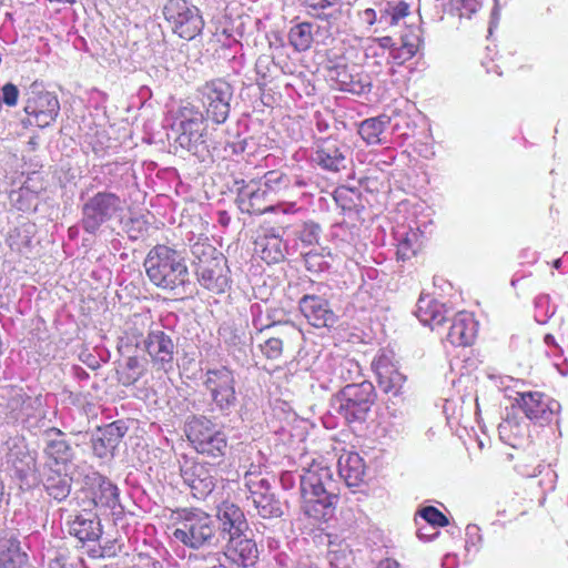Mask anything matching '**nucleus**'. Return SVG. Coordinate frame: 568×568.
Masks as SVG:
<instances>
[{"instance_id": "1", "label": "nucleus", "mask_w": 568, "mask_h": 568, "mask_svg": "<svg viewBox=\"0 0 568 568\" xmlns=\"http://www.w3.org/2000/svg\"><path fill=\"white\" fill-rule=\"evenodd\" d=\"M149 281L160 290L173 292L190 281L185 257L178 250L156 244L146 254L143 263Z\"/></svg>"}, {"instance_id": "2", "label": "nucleus", "mask_w": 568, "mask_h": 568, "mask_svg": "<svg viewBox=\"0 0 568 568\" xmlns=\"http://www.w3.org/2000/svg\"><path fill=\"white\" fill-rule=\"evenodd\" d=\"M195 274L201 286L213 294H223L231 285L227 260L209 239H197L191 247Z\"/></svg>"}, {"instance_id": "3", "label": "nucleus", "mask_w": 568, "mask_h": 568, "mask_svg": "<svg viewBox=\"0 0 568 568\" xmlns=\"http://www.w3.org/2000/svg\"><path fill=\"white\" fill-rule=\"evenodd\" d=\"M172 536L184 546L199 549L215 536L211 516L199 508H183L171 515Z\"/></svg>"}, {"instance_id": "4", "label": "nucleus", "mask_w": 568, "mask_h": 568, "mask_svg": "<svg viewBox=\"0 0 568 568\" xmlns=\"http://www.w3.org/2000/svg\"><path fill=\"white\" fill-rule=\"evenodd\" d=\"M192 448L212 460H222L229 449V439L220 425L206 416H193L185 426Z\"/></svg>"}, {"instance_id": "5", "label": "nucleus", "mask_w": 568, "mask_h": 568, "mask_svg": "<svg viewBox=\"0 0 568 568\" xmlns=\"http://www.w3.org/2000/svg\"><path fill=\"white\" fill-rule=\"evenodd\" d=\"M171 130L175 133V143L182 149L197 154L206 149V125L202 112L191 103L171 112Z\"/></svg>"}, {"instance_id": "6", "label": "nucleus", "mask_w": 568, "mask_h": 568, "mask_svg": "<svg viewBox=\"0 0 568 568\" xmlns=\"http://www.w3.org/2000/svg\"><path fill=\"white\" fill-rule=\"evenodd\" d=\"M376 399L373 383L364 381L357 384L344 386L336 395L337 414L351 425L366 420L368 413Z\"/></svg>"}, {"instance_id": "7", "label": "nucleus", "mask_w": 568, "mask_h": 568, "mask_svg": "<svg viewBox=\"0 0 568 568\" xmlns=\"http://www.w3.org/2000/svg\"><path fill=\"white\" fill-rule=\"evenodd\" d=\"M123 212L122 199L109 191H100L89 197L81 210V226L84 232L95 235L101 227Z\"/></svg>"}, {"instance_id": "8", "label": "nucleus", "mask_w": 568, "mask_h": 568, "mask_svg": "<svg viewBox=\"0 0 568 568\" xmlns=\"http://www.w3.org/2000/svg\"><path fill=\"white\" fill-rule=\"evenodd\" d=\"M236 204L242 213L250 215L271 212L288 215L296 212L294 203H276L262 181L254 180L242 182L237 189Z\"/></svg>"}, {"instance_id": "9", "label": "nucleus", "mask_w": 568, "mask_h": 568, "mask_svg": "<svg viewBox=\"0 0 568 568\" xmlns=\"http://www.w3.org/2000/svg\"><path fill=\"white\" fill-rule=\"evenodd\" d=\"M163 16L172 32L184 40H193L201 34L204 20L200 10L186 0H168Z\"/></svg>"}, {"instance_id": "10", "label": "nucleus", "mask_w": 568, "mask_h": 568, "mask_svg": "<svg viewBox=\"0 0 568 568\" xmlns=\"http://www.w3.org/2000/svg\"><path fill=\"white\" fill-rule=\"evenodd\" d=\"M515 405L526 418L542 427L550 425L561 412V405L557 399L538 390L518 392Z\"/></svg>"}, {"instance_id": "11", "label": "nucleus", "mask_w": 568, "mask_h": 568, "mask_svg": "<svg viewBox=\"0 0 568 568\" xmlns=\"http://www.w3.org/2000/svg\"><path fill=\"white\" fill-rule=\"evenodd\" d=\"M197 93L206 118L216 124L224 123L230 113L233 94L231 84L223 79H213L200 87Z\"/></svg>"}, {"instance_id": "12", "label": "nucleus", "mask_w": 568, "mask_h": 568, "mask_svg": "<svg viewBox=\"0 0 568 568\" xmlns=\"http://www.w3.org/2000/svg\"><path fill=\"white\" fill-rule=\"evenodd\" d=\"M24 112L30 125L45 129L59 116L60 102L55 93L32 88L26 100Z\"/></svg>"}, {"instance_id": "13", "label": "nucleus", "mask_w": 568, "mask_h": 568, "mask_svg": "<svg viewBox=\"0 0 568 568\" xmlns=\"http://www.w3.org/2000/svg\"><path fill=\"white\" fill-rule=\"evenodd\" d=\"M143 351L149 356L154 371L169 373L173 369L175 344L164 331H149L143 339Z\"/></svg>"}, {"instance_id": "14", "label": "nucleus", "mask_w": 568, "mask_h": 568, "mask_svg": "<svg viewBox=\"0 0 568 568\" xmlns=\"http://www.w3.org/2000/svg\"><path fill=\"white\" fill-rule=\"evenodd\" d=\"M204 385L210 392L212 400L221 409H226L235 404V379L233 372L226 366L209 369L205 374Z\"/></svg>"}, {"instance_id": "15", "label": "nucleus", "mask_w": 568, "mask_h": 568, "mask_svg": "<svg viewBox=\"0 0 568 568\" xmlns=\"http://www.w3.org/2000/svg\"><path fill=\"white\" fill-rule=\"evenodd\" d=\"M83 510L91 513L94 508L114 509L119 501L118 487L100 477L81 490Z\"/></svg>"}, {"instance_id": "16", "label": "nucleus", "mask_w": 568, "mask_h": 568, "mask_svg": "<svg viewBox=\"0 0 568 568\" xmlns=\"http://www.w3.org/2000/svg\"><path fill=\"white\" fill-rule=\"evenodd\" d=\"M372 366L377 376L378 387L386 394L399 395L406 382V376L399 372L393 357L382 352L373 361Z\"/></svg>"}, {"instance_id": "17", "label": "nucleus", "mask_w": 568, "mask_h": 568, "mask_svg": "<svg viewBox=\"0 0 568 568\" xmlns=\"http://www.w3.org/2000/svg\"><path fill=\"white\" fill-rule=\"evenodd\" d=\"M298 306L307 323L316 328L332 327L337 321L329 302L318 295H304Z\"/></svg>"}, {"instance_id": "18", "label": "nucleus", "mask_w": 568, "mask_h": 568, "mask_svg": "<svg viewBox=\"0 0 568 568\" xmlns=\"http://www.w3.org/2000/svg\"><path fill=\"white\" fill-rule=\"evenodd\" d=\"M220 530L227 536L229 542L240 538L247 529V520L243 510L232 501H222L216 509Z\"/></svg>"}, {"instance_id": "19", "label": "nucleus", "mask_w": 568, "mask_h": 568, "mask_svg": "<svg viewBox=\"0 0 568 568\" xmlns=\"http://www.w3.org/2000/svg\"><path fill=\"white\" fill-rule=\"evenodd\" d=\"M478 323L474 314L469 312H458L447 333V341L454 346H470L477 337Z\"/></svg>"}, {"instance_id": "20", "label": "nucleus", "mask_w": 568, "mask_h": 568, "mask_svg": "<svg viewBox=\"0 0 568 568\" xmlns=\"http://www.w3.org/2000/svg\"><path fill=\"white\" fill-rule=\"evenodd\" d=\"M182 477L196 498H205L215 488V477L205 463L194 462L182 468Z\"/></svg>"}, {"instance_id": "21", "label": "nucleus", "mask_w": 568, "mask_h": 568, "mask_svg": "<svg viewBox=\"0 0 568 568\" xmlns=\"http://www.w3.org/2000/svg\"><path fill=\"white\" fill-rule=\"evenodd\" d=\"M333 494L301 493V509L314 523H326L333 515Z\"/></svg>"}, {"instance_id": "22", "label": "nucleus", "mask_w": 568, "mask_h": 568, "mask_svg": "<svg viewBox=\"0 0 568 568\" xmlns=\"http://www.w3.org/2000/svg\"><path fill=\"white\" fill-rule=\"evenodd\" d=\"M344 145L337 139L328 138L322 140L316 150L315 160L317 164L327 171L338 172L346 168Z\"/></svg>"}, {"instance_id": "23", "label": "nucleus", "mask_w": 568, "mask_h": 568, "mask_svg": "<svg viewBox=\"0 0 568 568\" xmlns=\"http://www.w3.org/2000/svg\"><path fill=\"white\" fill-rule=\"evenodd\" d=\"M48 434H54L58 438L50 439L44 449L47 463L50 469H63L71 463L73 453L69 443L63 438V433L58 428H50Z\"/></svg>"}, {"instance_id": "24", "label": "nucleus", "mask_w": 568, "mask_h": 568, "mask_svg": "<svg viewBox=\"0 0 568 568\" xmlns=\"http://www.w3.org/2000/svg\"><path fill=\"white\" fill-rule=\"evenodd\" d=\"M333 481L332 469L320 463H312L301 476V493L331 494L327 486Z\"/></svg>"}, {"instance_id": "25", "label": "nucleus", "mask_w": 568, "mask_h": 568, "mask_svg": "<svg viewBox=\"0 0 568 568\" xmlns=\"http://www.w3.org/2000/svg\"><path fill=\"white\" fill-rule=\"evenodd\" d=\"M28 561L27 552L13 534L0 535V568H26Z\"/></svg>"}, {"instance_id": "26", "label": "nucleus", "mask_w": 568, "mask_h": 568, "mask_svg": "<svg viewBox=\"0 0 568 568\" xmlns=\"http://www.w3.org/2000/svg\"><path fill=\"white\" fill-rule=\"evenodd\" d=\"M366 467L364 459L355 452H344L338 458V474L349 487L364 481Z\"/></svg>"}, {"instance_id": "27", "label": "nucleus", "mask_w": 568, "mask_h": 568, "mask_svg": "<svg viewBox=\"0 0 568 568\" xmlns=\"http://www.w3.org/2000/svg\"><path fill=\"white\" fill-rule=\"evenodd\" d=\"M416 316L425 326L433 331L444 325L447 320L445 304L430 297H420L417 303Z\"/></svg>"}, {"instance_id": "28", "label": "nucleus", "mask_w": 568, "mask_h": 568, "mask_svg": "<svg viewBox=\"0 0 568 568\" xmlns=\"http://www.w3.org/2000/svg\"><path fill=\"white\" fill-rule=\"evenodd\" d=\"M378 9L379 22L396 26L410 13V6L405 0H374Z\"/></svg>"}, {"instance_id": "29", "label": "nucleus", "mask_w": 568, "mask_h": 568, "mask_svg": "<svg viewBox=\"0 0 568 568\" xmlns=\"http://www.w3.org/2000/svg\"><path fill=\"white\" fill-rule=\"evenodd\" d=\"M88 515L89 517L82 514L77 515L69 527L70 534L82 542L95 541L102 534L100 523L95 520V516L92 513Z\"/></svg>"}, {"instance_id": "30", "label": "nucleus", "mask_w": 568, "mask_h": 568, "mask_svg": "<svg viewBox=\"0 0 568 568\" xmlns=\"http://www.w3.org/2000/svg\"><path fill=\"white\" fill-rule=\"evenodd\" d=\"M390 123V118L382 114L368 118L361 122L358 134L368 145H377L384 143V133Z\"/></svg>"}, {"instance_id": "31", "label": "nucleus", "mask_w": 568, "mask_h": 568, "mask_svg": "<svg viewBox=\"0 0 568 568\" xmlns=\"http://www.w3.org/2000/svg\"><path fill=\"white\" fill-rule=\"evenodd\" d=\"M146 365L138 356H129L116 368V381L125 387L133 386L146 374Z\"/></svg>"}, {"instance_id": "32", "label": "nucleus", "mask_w": 568, "mask_h": 568, "mask_svg": "<svg viewBox=\"0 0 568 568\" xmlns=\"http://www.w3.org/2000/svg\"><path fill=\"white\" fill-rule=\"evenodd\" d=\"M230 558L239 566L251 567L255 564L258 551L252 539H235L227 548Z\"/></svg>"}, {"instance_id": "33", "label": "nucleus", "mask_w": 568, "mask_h": 568, "mask_svg": "<svg viewBox=\"0 0 568 568\" xmlns=\"http://www.w3.org/2000/svg\"><path fill=\"white\" fill-rule=\"evenodd\" d=\"M150 318L140 314H133L125 322V328L121 337V344L124 346L139 347L143 344L144 333L148 331Z\"/></svg>"}, {"instance_id": "34", "label": "nucleus", "mask_w": 568, "mask_h": 568, "mask_svg": "<svg viewBox=\"0 0 568 568\" xmlns=\"http://www.w3.org/2000/svg\"><path fill=\"white\" fill-rule=\"evenodd\" d=\"M62 469H50L44 478V488L49 496L58 501L65 499L71 489V478Z\"/></svg>"}, {"instance_id": "35", "label": "nucleus", "mask_w": 568, "mask_h": 568, "mask_svg": "<svg viewBox=\"0 0 568 568\" xmlns=\"http://www.w3.org/2000/svg\"><path fill=\"white\" fill-rule=\"evenodd\" d=\"M343 0H305L307 13L320 20L336 19L341 14Z\"/></svg>"}, {"instance_id": "36", "label": "nucleus", "mask_w": 568, "mask_h": 568, "mask_svg": "<svg viewBox=\"0 0 568 568\" xmlns=\"http://www.w3.org/2000/svg\"><path fill=\"white\" fill-rule=\"evenodd\" d=\"M260 256L267 264H275L284 260L282 239L278 235H264L256 242Z\"/></svg>"}, {"instance_id": "37", "label": "nucleus", "mask_w": 568, "mask_h": 568, "mask_svg": "<svg viewBox=\"0 0 568 568\" xmlns=\"http://www.w3.org/2000/svg\"><path fill=\"white\" fill-rule=\"evenodd\" d=\"M498 432L509 445L516 447L527 433V425L516 416H507L498 426Z\"/></svg>"}, {"instance_id": "38", "label": "nucleus", "mask_w": 568, "mask_h": 568, "mask_svg": "<svg viewBox=\"0 0 568 568\" xmlns=\"http://www.w3.org/2000/svg\"><path fill=\"white\" fill-rule=\"evenodd\" d=\"M13 394L8 400L9 418L13 422L28 420L31 417V397L21 389L12 388Z\"/></svg>"}, {"instance_id": "39", "label": "nucleus", "mask_w": 568, "mask_h": 568, "mask_svg": "<svg viewBox=\"0 0 568 568\" xmlns=\"http://www.w3.org/2000/svg\"><path fill=\"white\" fill-rule=\"evenodd\" d=\"M334 200L343 212L359 213L364 207L362 194L354 187L338 186L334 191Z\"/></svg>"}, {"instance_id": "40", "label": "nucleus", "mask_w": 568, "mask_h": 568, "mask_svg": "<svg viewBox=\"0 0 568 568\" xmlns=\"http://www.w3.org/2000/svg\"><path fill=\"white\" fill-rule=\"evenodd\" d=\"M314 41L313 26L310 22H301L293 26L288 32V42L297 52L311 49Z\"/></svg>"}, {"instance_id": "41", "label": "nucleus", "mask_w": 568, "mask_h": 568, "mask_svg": "<svg viewBox=\"0 0 568 568\" xmlns=\"http://www.w3.org/2000/svg\"><path fill=\"white\" fill-rule=\"evenodd\" d=\"M262 183L268 189V193L276 203L286 194L292 185L291 178L281 171H268L264 175Z\"/></svg>"}, {"instance_id": "42", "label": "nucleus", "mask_w": 568, "mask_h": 568, "mask_svg": "<svg viewBox=\"0 0 568 568\" xmlns=\"http://www.w3.org/2000/svg\"><path fill=\"white\" fill-rule=\"evenodd\" d=\"M423 234L416 229H409L403 237L398 241L397 244V256L398 258L405 261L415 256L423 246L422 241Z\"/></svg>"}, {"instance_id": "43", "label": "nucleus", "mask_w": 568, "mask_h": 568, "mask_svg": "<svg viewBox=\"0 0 568 568\" xmlns=\"http://www.w3.org/2000/svg\"><path fill=\"white\" fill-rule=\"evenodd\" d=\"M334 80L337 83V87L341 91L346 92H357L361 87L357 82L354 81L353 75L348 73L346 67H336L334 69Z\"/></svg>"}, {"instance_id": "44", "label": "nucleus", "mask_w": 568, "mask_h": 568, "mask_svg": "<svg viewBox=\"0 0 568 568\" xmlns=\"http://www.w3.org/2000/svg\"><path fill=\"white\" fill-rule=\"evenodd\" d=\"M321 226L315 222H304L298 232L300 241L307 246L318 244Z\"/></svg>"}, {"instance_id": "45", "label": "nucleus", "mask_w": 568, "mask_h": 568, "mask_svg": "<svg viewBox=\"0 0 568 568\" xmlns=\"http://www.w3.org/2000/svg\"><path fill=\"white\" fill-rule=\"evenodd\" d=\"M418 515L434 527H446L449 524L448 518L434 506L423 507L418 510Z\"/></svg>"}, {"instance_id": "46", "label": "nucleus", "mask_w": 568, "mask_h": 568, "mask_svg": "<svg viewBox=\"0 0 568 568\" xmlns=\"http://www.w3.org/2000/svg\"><path fill=\"white\" fill-rule=\"evenodd\" d=\"M260 351L267 359H277L283 354V341L277 337H270L263 344H260Z\"/></svg>"}, {"instance_id": "47", "label": "nucleus", "mask_w": 568, "mask_h": 568, "mask_svg": "<svg viewBox=\"0 0 568 568\" xmlns=\"http://www.w3.org/2000/svg\"><path fill=\"white\" fill-rule=\"evenodd\" d=\"M400 45L410 52L417 53L422 45V38L418 30L408 29L400 37Z\"/></svg>"}, {"instance_id": "48", "label": "nucleus", "mask_w": 568, "mask_h": 568, "mask_svg": "<svg viewBox=\"0 0 568 568\" xmlns=\"http://www.w3.org/2000/svg\"><path fill=\"white\" fill-rule=\"evenodd\" d=\"M253 501L258 510V514L264 518L276 516L280 513V508H274L271 505V498L265 495H260L258 499H256L255 494L253 493Z\"/></svg>"}, {"instance_id": "49", "label": "nucleus", "mask_w": 568, "mask_h": 568, "mask_svg": "<svg viewBox=\"0 0 568 568\" xmlns=\"http://www.w3.org/2000/svg\"><path fill=\"white\" fill-rule=\"evenodd\" d=\"M220 335L223 336L224 342L231 346H237L242 343L243 331L232 325H226L220 328Z\"/></svg>"}, {"instance_id": "50", "label": "nucleus", "mask_w": 568, "mask_h": 568, "mask_svg": "<svg viewBox=\"0 0 568 568\" xmlns=\"http://www.w3.org/2000/svg\"><path fill=\"white\" fill-rule=\"evenodd\" d=\"M358 18L362 23L368 27L373 26L377 21L379 22L378 9L375 7L374 1L372 2L371 7H367L358 12Z\"/></svg>"}, {"instance_id": "51", "label": "nucleus", "mask_w": 568, "mask_h": 568, "mask_svg": "<svg viewBox=\"0 0 568 568\" xmlns=\"http://www.w3.org/2000/svg\"><path fill=\"white\" fill-rule=\"evenodd\" d=\"M19 90L12 83H6L2 87V99L8 106H14L18 103Z\"/></svg>"}, {"instance_id": "52", "label": "nucleus", "mask_w": 568, "mask_h": 568, "mask_svg": "<svg viewBox=\"0 0 568 568\" xmlns=\"http://www.w3.org/2000/svg\"><path fill=\"white\" fill-rule=\"evenodd\" d=\"M416 53L414 52H410L409 50L405 49L404 47L399 45L398 48H395L393 51H392V55L394 58V60L398 63V64H403L405 63L406 61L410 60L413 57H415Z\"/></svg>"}, {"instance_id": "53", "label": "nucleus", "mask_w": 568, "mask_h": 568, "mask_svg": "<svg viewBox=\"0 0 568 568\" xmlns=\"http://www.w3.org/2000/svg\"><path fill=\"white\" fill-rule=\"evenodd\" d=\"M378 568H402V567L396 560L386 558L379 562Z\"/></svg>"}, {"instance_id": "54", "label": "nucleus", "mask_w": 568, "mask_h": 568, "mask_svg": "<svg viewBox=\"0 0 568 568\" xmlns=\"http://www.w3.org/2000/svg\"><path fill=\"white\" fill-rule=\"evenodd\" d=\"M378 41L381 42L382 47H386L392 41V39L389 37H384Z\"/></svg>"}, {"instance_id": "55", "label": "nucleus", "mask_w": 568, "mask_h": 568, "mask_svg": "<svg viewBox=\"0 0 568 568\" xmlns=\"http://www.w3.org/2000/svg\"><path fill=\"white\" fill-rule=\"evenodd\" d=\"M288 226H290L288 223L283 222V223H281L280 229H282V231H285Z\"/></svg>"}, {"instance_id": "56", "label": "nucleus", "mask_w": 568, "mask_h": 568, "mask_svg": "<svg viewBox=\"0 0 568 568\" xmlns=\"http://www.w3.org/2000/svg\"><path fill=\"white\" fill-rule=\"evenodd\" d=\"M345 364H346V365H349V366H352V367H353V366H356V367H357V365H356L353 361H349V359L345 361Z\"/></svg>"}]
</instances>
